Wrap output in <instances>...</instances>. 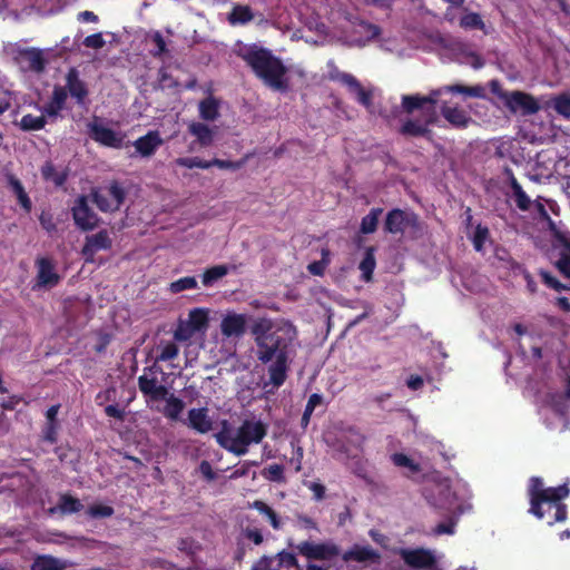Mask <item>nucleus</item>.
Masks as SVG:
<instances>
[{"mask_svg": "<svg viewBox=\"0 0 570 570\" xmlns=\"http://www.w3.org/2000/svg\"><path fill=\"white\" fill-rule=\"evenodd\" d=\"M250 334L256 345V357L263 364H269V382L282 386L289 370L292 355L295 353L297 340L296 327L287 320L273 321L261 317L250 327Z\"/></svg>", "mask_w": 570, "mask_h": 570, "instance_id": "obj_1", "label": "nucleus"}, {"mask_svg": "<svg viewBox=\"0 0 570 570\" xmlns=\"http://www.w3.org/2000/svg\"><path fill=\"white\" fill-rule=\"evenodd\" d=\"M569 494L570 488L567 483L558 487H544L542 478L531 476L527 485L528 512L538 520H544L549 517L548 525L564 522L568 519V507L563 500Z\"/></svg>", "mask_w": 570, "mask_h": 570, "instance_id": "obj_2", "label": "nucleus"}, {"mask_svg": "<svg viewBox=\"0 0 570 570\" xmlns=\"http://www.w3.org/2000/svg\"><path fill=\"white\" fill-rule=\"evenodd\" d=\"M240 57L267 87L282 92L288 89V69L269 49L254 46L246 49Z\"/></svg>", "mask_w": 570, "mask_h": 570, "instance_id": "obj_3", "label": "nucleus"}, {"mask_svg": "<svg viewBox=\"0 0 570 570\" xmlns=\"http://www.w3.org/2000/svg\"><path fill=\"white\" fill-rule=\"evenodd\" d=\"M267 435V424L261 420L246 419L233 430L225 420L220 430L214 435L217 444L237 456L245 455L252 444H259Z\"/></svg>", "mask_w": 570, "mask_h": 570, "instance_id": "obj_4", "label": "nucleus"}, {"mask_svg": "<svg viewBox=\"0 0 570 570\" xmlns=\"http://www.w3.org/2000/svg\"><path fill=\"white\" fill-rule=\"evenodd\" d=\"M158 374L165 375L163 368L156 363L144 368L138 377V387L147 403L160 402L168 395V389L158 381Z\"/></svg>", "mask_w": 570, "mask_h": 570, "instance_id": "obj_5", "label": "nucleus"}, {"mask_svg": "<svg viewBox=\"0 0 570 570\" xmlns=\"http://www.w3.org/2000/svg\"><path fill=\"white\" fill-rule=\"evenodd\" d=\"M90 197L100 212L114 213L124 204L126 190L119 181L112 180L107 187L92 188Z\"/></svg>", "mask_w": 570, "mask_h": 570, "instance_id": "obj_6", "label": "nucleus"}, {"mask_svg": "<svg viewBox=\"0 0 570 570\" xmlns=\"http://www.w3.org/2000/svg\"><path fill=\"white\" fill-rule=\"evenodd\" d=\"M438 121V114L434 108H428L420 118H407L399 128V134L406 138L424 137L432 140L433 131L430 126Z\"/></svg>", "mask_w": 570, "mask_h": 570, "instance_id": "obj_7", "label": "nucleus"}, {"mask_svg": "<svg viewBox=\"0 0 570 570\" xmlns=\"http://www.w3.org/2000/svg\"><path fill=\"white\" fill-rule=\"evenodd\" d=\"M71 215L75 225L82 232L94 230L100 223L99 216L89 206L86 195H79L71 206Z\"/></svg>", "mask_w": 570, "mask_h": 570, "instance_id": "obj_8", "label": "nucleus"}, {"mask_svg": "<svg viewBox=\"0 0 570 570\" xmlns=\"http://www.w3.org/2000/svg\"><path fill=\"white\" fill-rule=\"evenodd\" d=\"M549 227L553 237V248L559 250L556 267L564 277L570 278V232L559 229L552 220L549 222Z\"/></svg>", "mask_w": 570, "mask_h": 570, "instance_id": "obj_9", "label": "nucleus"}, {"mask_svg": "<svg viewBox=\"0 0 570 570\" xmlns=\"http://www.w3.org/2000/svg\"><path fill=\"white\" fill-rule=\"evenodd\" d=\"M296 550L309 560L331 561L341 554L340 547L332 541L320 543L302 541L296 546Z\"/></svg>", "mask_w": 570, "mask_h": 570, "instance_id": "obj_10", "label": "nucleus"}, {"mask_svg": "<svg viewBox=\"0 0 570 570\" xmlns=\"http://www.w3.org/2000/svg\"><path fill=\"white\" fill-rule=\"evenodd\" d=\"M13 61L23 72L41 73L46 69L47 60L39 48H18L13 51Z\"/></svg>", "mask_w": 570, "mask_h": 570, "instance_id": "obj_11", "label": "nucleus"}, {"mask_svg": "<svg viewBox=\"0 0 570 570\" xmlns=\"http://www.w3.org/2000/svg\"><path fill=\"white\" fill-rule=\"evenodd\" d=\"M397 554L407 567L414 570H434L438 564L433 551L425 548H401Z\"/></svg>", "mask_w": 570, "mask_h": 570, "instance_id": "obj_12", "label": "nucleus"}, {"mask_svg": "<svg viewBox=\"0 0 570 570\" xmlns=\"http://www.w3.org/2000/svg\"><path fill=\"white\" fill-rule=\"evenodd\" d=\"M364 435L355 426L343 429L337 436L334 448L346 458H356L363 449Z\"/></svg>", "mask_w": 570, "mask_h": 570, "instance_id": "obj_13", "label": "nucleus"}, {"mask_svg": "<svg viewBox=\"0 0 570 570\" xmlns=\"http://www.w3.org/2000/svg\"><path fill=\"white\" fill-rule=\"evenodd\" d=\"M419 218L416 214L407 213L401 208H393L385 216L383 229L387 234L402 235L407 227H416Z\"/></svg>", "mask_w": 570, "mask_h": 570, "instance_id": "obj_14", "label": "nucleus"}, {"mask_svg": "<svg viewBox=\"0 0 570 570\" xmlns=\"http://www.w3.org/2000/svg\"><path fill=\"white\" fill-rule=\"evenodd\" d=\"M443 94H461L466 97H473V98H485V89L481 85L475 86H465L462 83H455V85H449L443 86L441 88L434 89L430 92V95L424 96V105H430L428 108H434L435 104L438 102V98Z\"/></svg>", "mask_w": 570, "mask_h": 570, "instance_id": "obj_15", "label": "nucleus"}, {"mask_svg": "<svg viewBox=\"0 0 570 570\" xmlns=\"http://www.w3.org/2000/svg\"><path fill=\"white\" fill-rule=\"evenodd\" d=\"M87 127L90 138L97 144L108 148H122L124 135L98 122L97 118H95L94 121L89 122Z\"/></svg>", "mask_w": 570, "mask_h": 570, "instance_id": "obj_16", "label": "nucleus"}, {"mask_svg": "<svg viewBox=\"0 0 570 570\" xmlns=\"http://www.w3.org/2000/svg\"><path fill=\"white\" fill-rule=\"evenodd\" d=\"M505 107L513 114L520 111L522 116H531L540 110L539 101L530 94L514 90L509 95Z\"/></svg>", "mask_w": 570, "mask_h": 570, "instance_id": "obj_17", "label": "nucleus"}, {"mask_svg": "<svg viewBox=\"0 0 570 570\" xmlns=\"http://www.w3.org/2000/svg\"><path fill=\"white\" fill-rule=\"evenodd\" d=\"M66 88L67 96L70 95L79 107H85L88 104L89 89L87 83L80 79L77 68L71 67L66 73Z\"/></svg>", "mask_w": 570, "mask_h": 570, "instance_id": "obj_18", "label": "nucleus"}, {"mask_svg": "<svg viewBox=\"0 0 570 570\" xmlns=\"http://www.w3.org/2000/svg\"><path fill=\"white\" fill-rule=\"evenodd\" d=\"M37 276L36 287L52 288L60 283V275L56 272L55 263L49 257H39L36 259Z\"/></svg>", "mask_w": 570, "mask_h": 570, "instance_id": "obj_19", "label": "nucleus"}, {"mask_svg": "<svg viewBox=\"0 0 570 570\" xmlns=\"http://www.w3.org/2000/svg\"><path fill=\"white\" fill-rule=\"evenodd\" d=\"M247 316L235 312L227 313L220 323V332L225 337H242L246 333Z\"/></svg>", "mask_w": 570, "mask_h": 570, "instance_id": "obj_20", "label": "nucleus"}, {"mask_svg": "<svg viewBox=\"0 0 570 570\" xmlns=\"http://www.w3.org/2000/svg\"><path fill=\"white\" fill-rule=\"evenodd\" d=\"M342 560L346 563L351 561H355L358 563H380L381 554L371 546H361L355 543L342 554Z\"/></svg>", "mask_w": 570, "mask_h": 570, "instance_id": "obj_21", "label": "nucleus"}, {"mask_svg": "<svg viewBox=\"0 0 570 570\" xmlns=\"http://www.w3.org/2000/svg\"><path fill=\"white\" fill-rule=\"evenodd\" d=\"M112 242L106 229L99 230L97 234L86 237V243L82 247V255L88 259L99 250L111 248Z\"/></svg>", "mask_w": 570, "mask_h": 570, "instance_id": "obj_22", "label": "nucleus"}, {"mask_svg": "<svg viewBox=\"0 0 570 570\" xmlns=\"http://www.w3.org/2000/svg\"><path fill=\"white\" fill-rule=\"evenodd\" d=\"M442 117L456 129H465L472 122V118L469 114L459 107H451L448 102L443 101L441 107Z\"/></svg>", "mask_w": 570, "mask_h": 570, "instance_id": "obj_23", "label": "nucleus"}, {"mask_svg": "<svg viewBox=\"0 0 570 570\" xmlns=\"http://www.w3.org/2000/svg\"><path fill=\"white\" fill-rule=\"evenodd\" d=\"M67 102V90L62 86L56 85L50 100L41 108L45 117L57 118L65 109Z\"/></svg>", "mask_w": 570, "mask_h": 570, "instance_id": "obj_24", "label": "nucleus"}, {"mask_svg": "<svg viewBox=\"0 0 570 570\" xmlns=\"http://www.w3.org/2000/svg\"><path fill=\"white\" fill-rule=\"evenodd\" d=\"M83 509L81 501L70 493H61L58 504L48 509L49 515L60 514L61 517L78 513Z\"/></svg>", "mask_w": 570, "mask_h": 570, "instance_id": "obj_25", "label": "nucleus"}, {"mask_svg": "<svg viewBox=\"0 0 570 570\" xmlns=\"http://www.w3.org/2000/svg\"><path fill=\"white\" fill-rule=\"evenodd\" d=\"M163 144V139L157 130L149 131L145 136L139 137L134 146L138 154L142 157H150L156 149Z\"/></svg>", "mask_w": 570, "mask_h": 570, "instance_id": "obj_26", "label": "nucleus"}, {"mask_svg": "<svg viewBox=\"0 0 570 570\" xmlns=\"http://www.w3.org/2000/svg\"><path fill=\"white\" fill-rule=\"evenodd\" d=\"M188 425L198 433L205 434L213 429V422L206 407L190 409L188 411Z\"/></svg>", "mask_w": 570, "mask_h": 570, "instance_id": "obj_27", "label": "nucleus"}, {"mask_svg": "<svg viewBox=\"0 0 570 570\" xmlns=\"http://www.w3.org/2000/svg\"><path fill=\"white\" fill-rule=\"evenodd\" d=\"M7 185L11 189V191L14 194L18 204L21 206V208L29 214L32 209V202L30 197L28 196L27 191L24 190V187L20 179H18L14 175L9 174L7 175Z\"/></svg>", "mask_w": 570, "mask_h": 570, "instance_id": "obj_28", "label": "nucleus"}, {"mask_svg": "<svg viewBox=\"0 0 570 570\" xmlns=\"http://www.w3.org/2000/svg\"><path fill=\"white\" fill-rule=\"evenodd\" d=\"M508 173H509V185L512 189V196L514 198L515 206L522 212L529 210L531 207V204H532L530 197L523 190L522 186L519 184V181L515 178V176L513 175V173L511 170H509Z\"/></svg>", "mask_w": 570, "mask_h": 570, "instance_id": "obj_29", "label": "nucleus"}, {"mask_svg": "<svg viewBox=\"0 0 570 570\" xmlns=\"http://www.w3.org/2000/svg\"><path fill=\"white\" fill-rule=\"evenodd\" d=\"M188 132L196 137L203 147L210 146L214 140V131L204 122L193 121L188 125Z\"/></svg>", "mask_w": 570, "mask_h": 570, "instance_id": "obj_30", "label": "nucleus"}, {"mask_svg": "<svg viewBox=\"0 0 570 570\" xmlns=\"http://www.w3.org/2000/svg\"><path fill=\"white\" fill-rule=\"evenodd\" d=\"M40 171L42 178L46 181H52L56 187H62L68 179V170L58 171L51 161H46Z\"/></svg>", "mask_w": 570, "mask_h": 570, "instance_id": "obj_31", "label": "nucleus"}, {"mask_svg": "<svg viewBox=\"0 0 570 570\" xmlns=\"http://www.w3.org/2000/svg\"><path fill=\"white\" fill-rule=\"evenodd\" d=\"M198 110L200 118L206 121H214L219 117V104L212 96L200 100Z\"/></svg>", "mask_w": 570, "mask_h": 570, "instance_id": "obj_32", "label": "nucleus"}, {"mask_svg": "<svg viewBox=\"0 0 570 570\" xmlns=\"http://www.w3.org/2000/svg\"><path fill=\"white\" fill-rule=\"evenodd\" d=\"M163 401L166 402V405L163 410L164 415L173 421L178 420L179 415L185 409V403L181 399L175 396L173 393L168 391V395Z\"/></svg>", "mask_w": 570, "mask_h": 570, "instance_id": "obj_33", "label": "nucleus"}, {"mask_svg": "<svg viewBox=\"0 0 570 570\" xmlns=\"http://www.w3.org/2000/svg\"><path fill=\"white\" fill-rule=\"evenodd\" d=\"M254 19V13L249 6L235 4L228 14V22L235 24H246Z\"/></svg>", "mask_w": 570, "mask_h": 570, "instance_id": "obj_34", "label": "nucleus"}, {"mask_svg": "<svg viewBox=\"0 0 570 570\" xmlns=\"http://www.w3.org/2000/svg\"><path fill=\"white\" fill-rule=\"evenodd\" d=\"M208 312L205 308H194L189 311L188 320L186 321L196 333L204 332L208 327Z\"/></svg>", "mask_w": 570, "mask_h": 570, "instance_id": "obj_35", "label": "nucleus"}, {"mask_svg": "<svg viewBox=\"0 0 570 570\" xmlns=\"http://www.w3.org/2000/svg\"><path fill=\"white\" fill-rule=\"evenodd\" d=\"M374 252V247H367L364 257L358 265V268L362 272V278L365 282H371L373 278V273L376 266Z\"/></svg>", "mask_w": 570, "mask_h": 570, "instance_id": "obj_36", "label": "nucleus"}, {"mask_svg": "<svg viewBox=\"0 0 570 570\" xmlns=\"http://www.w3.org/2000/svg\"><path fill=\"white\" fill-rule=\"evenodd\" d=\"M348 91L355 96L356 101L364 106L365 108H370L373 104V92L372 90H366L363 88L361 82L355 78L353 82L347 87Z\"/></svg>", "mask_w": 570, "mask_h": 570, "instance_id": "obj_37", "label": "nucleus"}, {"mask_svg": "<svg viewBox=\"0 0 570 570\" xmlns=\"http://www.w3.org/2000/svg\"><path fill=\"white\" fill-rule=\"evenodd\" d=\"M383 213V208L374 207L365 215L361 220L360 232L362 234H373L377 229L380 216Z\"/></svg>", "mask_w": 570, "mask_h": 570, "instance_id": "obj_38", "label": "nucleus"}, {"mask_svg": "<svg viewBox=\"0 0 570 570\" xmlns=\"http://www.w3.org/2000/svg\"><path fill=\"white\" fill-rule=\"evenodd\" d=\"M250 507L257 510L261 514L265 515L273 529L279 530L282 528V522L278 514L264 501L255 500Z\"/></svg>", "mask_w": 570, "mask_h": 570, "instance_id": "obj_39", "label": "nucleus"}, {"mask_svg": "<svg viewBox=\"0 0 570 570\" xmlns=\"http://www.w3.org/2000/svg\"><path fill=\"white\" fill-rule=\"evenodd\" d=\"M65 566L52 556H38L32 564L31 570H63Z\"/></svg>", "mask_w": 570, "mask_h": 570, "instance_id": "obj_40", "label": "nucleus"}, {"mask_svg": "<svg viewBox=\"0 0 570 570\" xmlns=\"http://www.w3.org/2000/svg\"><path fill=\"white\" fill-rule=\"evenodd\" d=\"M46 124L47 119L43 114L41 116L27 114L22 116L19 125L23 131H32L43 129Z\"/></svg>", "mask_w": 570, "mask_h": 570, "instance_id": "obj_41", "label": "nucleus"}, {"mask_svg": "<svg viewBox=\"0 0 570 570\" xmlns=\"http://www.w3.org/2000/svg\"><path fill=\"white\" fill-rule=\"evenodd\" d=\"M424 100L425 97L421 95H404L402 97V108L409 115L420 109L422 111L421 116H423V111L426 109Z\"/></svg>", "mask_w": 570, "mask_h": 570, "instance_id": "obj_42", "label": "nucleus"}, {"mask_svg": "<svg viewBox=\"0 0 570 570\" xmlns=\"http://www.w3.org/2000/svg\"><path fill=\"white\" fill-rule=\"evenodd\" d=\"M228 268L225 265H215L207 268L202 275L204 286H212L215 282L226 276Z\"/></svg>", "mask_w": 570, "mask_h": 570, "instance_id": "obj_43", "label": "nucleus"}, {"mask_svg": "<svg viewBox=\"0 0 570 570\" xmlns=\"http://www.w3.org/2000/svg\"><path fill=\"white\" fill-rule=\"evenodd\" d=\"M391 461L395 466L409 469L411 474L421 472V465L404 453H393Z\"/></svg>", "mask_w": 570, "mask_h": 570, "instance_id": "obj_44", "label": "nucleus"}, {"mask_svg": "<svg viewBox=\"0 0 570 570\" xmlns=\"http://www.w3.org/2000/svg\"><path fill=\"white\" fill-rule=\"evenodd\" d=\"M460 27L465 30H484L485 24L476 12H469L461 17Z\"/></svg>", "mask_w": 570, "mask_h": 570, "instance_id": "obj_45", "label": "nucleus"}, {"mask_svg": "<svg viewBox=\"0 0 570 570\" xmlns=\"http://www.w3.org/2000/svg\"><path fill=\"white\" fill-rule=\"evenodd\" d=\"M323 401V397L318 393H313L309 395L308 401L305 405V410L302 415V426L306 428L309 423L311 416L317 405H320Z\"/></svg>", "mask_w": 570, "mask_h": 570, "instance_id": "obj_46", "label": "nucleus"}, {"mask_svg": "<svg viewBox=\"0 0 570 570\" xmlns=\"http://www.w3.org/2000/svg\"><path fill=\"white\" fill-rule=\"evenodd\" d=\"M552 108L564 118H570V95L561 94L551 101Z\"/></svg>", "mask_w": 570, "mask_h": 570, "instance_id": "obj_47", "label": "nucleus"}, {"mask_svg": "<svg viewBox=\"0 0 570 570\" xmlns=\"http://www.w3.org/2000/svg\"><path fill=\"white\" fill-rule=\"evenodd\" d=\"M328 79L348 87L355 77L351 73L341 71L333 62H331L328 63Z\"/></svg>", "mask_w": 570, "mask_h": 570, "instance_id": "obj_48", "label": "nucleus"}, {"mask_svg": "<svg viewBox=\"0 0 570 570\" xmlns=\"http://www.w3.org/2000/svg\"><path fill=\"white\" fill-rule=\"evenodd\" d=\"M149 37L153 43L155 45V48L150 50V55L154 58H160L164 55L168 53L167 43L160 31L156 30L153 33H150Z\"/></svg>", "mask_w": 570, "mask_h": 570, "instance_id": "obj_49", "label": "nucleus"}, {"mask_svg": "<svg viewBox=\"0 0 570 570\" xmlns=\"http://www.w3.org/2000/svg\"><path fill=\"white\" fill-rule=\"evenodd\" d=\"M197 288V281L194 276H185L175 282H171L169 285V291L173 294H178L186 289H195Z\"/></svg>", "mask_w": 570, "mask_h": 570, "instance_id": "obj_50", "label": "nucleus"}, {"mask_svg": "<svg viewBox=\"0 0 570 570\" xmlns=\"http://www.w3.org/2000/svg\"><path fill=\"white\" fill-rule=\"evenodd\" d=\"M262 475L272 482H285L284 466L282 464L275 463L264 468Z\"/></svg>", "mask_w": 570, "mask_h": 570, "instance_id": "obj_51", "label": "nucleus"}, {"mask_svg": "<svg viewBox=\"0 0 570 570\" xmlns=\"http://www.w3.org/2000/svg\"><path fill=\"white\" fill-rule=\"evenodd\" d=\"M195 334L196 331L190 327L186 321H180L174 331V338L178 342H186L189 341Z\"/></svg>", "mask_w": 570, "mask_h": 570, "instance_id": "obj_52", "label": "nucleus"}, {"mask_svg": "<svg viewBox=\"0 0 570 570\" xmlns=\"http://www.w3.org/2000/svg\"><path fill=\"white\" fill-rule=\"evenodd\" d=\"M176 164L181 167L186 168H202V169H208L210 168V160H203L199 157H185V158H177Z\"/></svg>", "mask_w": 570, "mask_h": 570, "instance_id": "obj_53", "label": "nucleus"}, {"mask_svg": "<svg viewBox=\"0 0 570 570\" xmlns=\"http://www.w3.org/2000/svg\"><path fill=\"white\" fill-rule=\"evenodd\" d=\"M114 513V508L105 504H94L87 509V514L94 519L110 518Z\"/></svg>", "mask_w": 570, "mask_h": 570, "instance_id": "obj_54", "label": "nucleus"}, {"mask_svg": "<svg viewBox=\"0 0 570 570\" xmlns=\"http://www.w3.org/2000/svg\"><path fill=\"white\" fill-rule=\"evenodd\" d=\"M178 353H179L178 346L174 342H168L161 347V351L157 355L156 361L157 362L171 361L177 357Z\"/></svg>", "mask_w": 570, "mask_h": 570, "instance_id": "obj_55", "label": "nucleus"}, {"mask_svg": "<svg viewBox=\"0 0 570 570\" xmlns=\"http://www.w3.org/2000/svg\"><path fill=\"white\" fill-rule=\"evenodd\" d=\"M539 274L541 276V279H542L543 284L546 286H548L549 288H552V289H554L557 292H562V291L570 289L564 284H562L557 277L551 275V273L541 269Z\"/></svg>", "mask_w": 570, "mask_h": 570, "instance_id": "obj_56", "label": "nucleus"}, {"mask_svg": "<svg viewBox=\"0 0 570 570\" xmlns=\"http://www.w3.org/2000/svg\"><path fill=\"white\" fill-rule=\"evenodd\" d=\"M489 236V229L485 226L478 225L474 230V235L472 238L473 247L475 250H482L484 243Z\"/></svg>", "mask_w": 570, "mask_h": 570, "instance_id": "obj_57", "label": "nucleus"}, {"mask_svg": "<svg viewBox=\"0 0 570 570\" xmlns=\"http://www.w3.org/2000/svg\"><path fill=\"white\" fill-rule=\"evenodd\" d=\"M82 43L87 48L101 49L106 45V41H105V39L102 37V33L101 32H97V33H92L90 36H87L83 39Z\"/></svg>", "mask_w": 570, "mask_h": 570, "instance_id": "obj_58", "label": "nucleus"}, {"mask_svg": "<svg viewBox=\"0 0 570 570\" xmlns=\"http://www.w3.org/2000/svg\"><path fill=\"white\" fill-rule=\"evenodd\" d=\"M244 163L245 160L233 161L214 158L213 160H210V167L216 166L220 169L237 170L243 167Z\"/></svg>", "mask_w": 570, "mask_h": 570, "instance_id": "obj_59", "label": "nucleus"}, {"mask_svg": "<svg viewBox=\"0 0 570 570\" xmlns=\"http://www.w3.org/2000/svg\"><path fill=\"white\" fill-rule=\"evenodd\" d=\"M158 80L163 88L171 89L178 86V82L174 79V77L167 71L165 67L159 69Z\"/></svg>", "mask_w": 570, "mask_h": 570, "instance_id": "obj_60", "label": "nucleus"}, {"mask_svg": "<svg viewBox=\"0 0 570 570\" xmlns=\"http://www.w3.org/2000/svg\"><path fill=\"white\" fill-rule=\"evenodd\" d=\"M58 423H46L43 430H42V439L50 444H53L57 442V435H58Z\"/></svg>", "mask_w": 570, "mask_h": 570, "instance_id": "obj_61", "label": "nucleus"}, {"mask_svg": "<svg viewBox=\"0 0 570 570\" xmlns=\"http://www.w3.org/2000/svg\"><path fill=\"white\" fill-rule=\"evenodd\" d=\"M490 90L493 95L498 96L500 99L504 101V105H507L509 100L510 92L502 90L501 83L499 80L493 79L489 83Z\"/></svg>", "mask_w": 570, "mask_h": 570, "instance_id": "obj_62", "label": "nucleus"}, {"mask_svg": "<svg viewBox=\"0 0 570 570\" xmlns=\"http://www.w3.org/2000/svg\"><path fill=\"white\" fill-rule=\"evenodd\" d=\"M454 528H455V522L452 519H450L448 522L439 523L434 529V533L438 535L453 534Z\"/></svg>", "mask_w": 570, "mask_h": 570, "instance_id": "obj_63", "label": "nucleus"}, {"mask_svg": "<svg viewBox=\"0 0 570 570\" xmlns=\"http://www.w3.org/2000/svg\"><path fill=\"white\" fill-rule=\"evenodd\" d=\"M22 401V399L18 395H11L0 401V406L3 410L12 411L17 407V405Z\"/></svg>", "mask_w": 570, "mask_h": 570, "instance_id": "obj_64", "label": "nucleus"}]
</instances>
